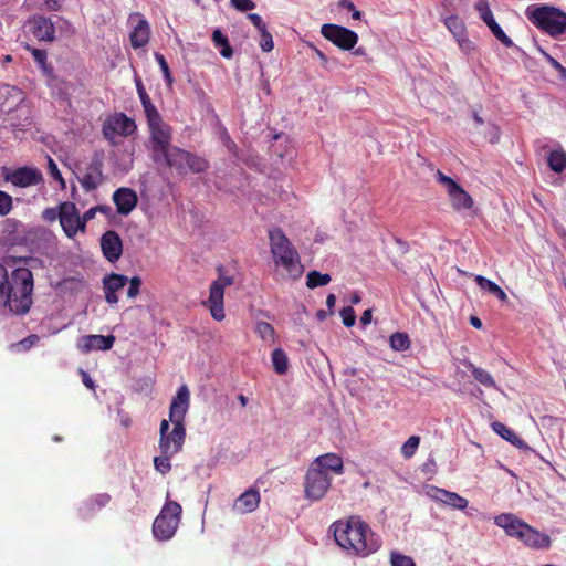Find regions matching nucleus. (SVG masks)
<instances>
[{"label":"nucleus","instance_id":"obj_1","mask_svg":"<svg viewBox=\"0 0 566 566\" xmlns=\"http://www.w3.org/2000/svg\"><path fill=\"white\" fill-rule=\"evenodd\" d=\"M331 530L337 545L350 555L365 557L376 553L381 546L379 537L357 515L334 522Z\"/></svg>","mask_w":566,"mask_h":566},{"label":"nucleus","instance_id":"obj_2","mask_svg":"<svg viewBox=\"0 0 566 566\" xmlns=\"http://www.w3.org/2000/svg\"><path fill=\"white\" fill-rule=\"evenodd\" d=\"M33 274L27 268H17L8 275L0 264V306L12 313L25 314L32 305Z\"/></svg>","mask_w":566,"mask_h":566},{"label":"nucleus","instance_id":"obj_3","mask_svg":"<svg viewBox=\"0 0 566 566\" xmlns=\"http://www.w3.org/2000/svg\"><path fill=\"white\" fill-rule=\"evenodd\" d=\"M343 473L344 462L340 455L328 452L316 457L304 475L305 499L312 502L322 500L332 485V476Z\"/></svg>","mask_w":566,"mask_h":566},{"label":"nucleus","instance_id":"obj_4","mask_svg":"<svg viewBox=\"0 0 566 566\" xmlns=\"http://www.w3.org/2000/svg\"><path fill=\"white\" fill-rule=\"evenodd\" d=\"M268 237L273 263L281 276L285 280H298L303 275L304 266L296 248L281 228L270 229Z\"/></svg>","mask_w":566,"mask_h":566},{"label":"nucleus","instance_id":"obj_5","mask_svg":"<svg viewBox=\"0 0 566 566\" xmlns=\"http://www.w3.org/2000/svg\"><path fill=\"white\" fill-rule=\"evenodd\" d=\"M150 156L159 168L176 169L181 176L188 172L201 174L209 168V163L203 157L186 151L175 144H151Z\"/></svg>","mask_w":566,"mask_h":566},{"label":"nucleus","instance_id":"obj_6","mask_svg":"<svg viewBox=\"0 0 566 566\" xmlns=\"http://www.w3.org/2000/svg\"><path fill=\"white\" fill-rule=\"evenodd\" d=\"M527 19L542 31L557 36L566 31V13L555 7L531 6L526 9Z\"/></svg>","mask_w":566,"mask_h":566},{"label":"nucleus","instance_id":"obj_7","mask_svg":"<svg viewBox=\"0 0 566 566\" xmlns=\"http://www.w3.org/2000/svg\"><path fill=\"white\" fill-rule=\"evenodd\" d=\"M181 505L175 501H167L153 523V534L159 541L170 539L181 518Z\"/></svg>","mask_w":566,"mask_h":566},{"label":"nucleus","instance_id":"obj_8","mask_svg":"<svg viewBox=\"0 0 566 566\" xmlns=\"http://www.w3.org/2000/svg\"><path fill=\"white\" fill-rule=\"evenodd\" d=\"M233 284L232 276L221 275L217 280H214L209 289V298L205 304L209 307L211 316L213 319L221 322L224 319V307H223V296L224 289Z\"/></svg>","mask_w":566,"mask_h":566},{"label":"nucleus","instance_id":"obj_9","mask_svg":"<svg viewBox=\"0 0 566 566\" xmlns=\"http://www.w3.org/2000/svg\"><path fill=\"white\" fill-rule=\"evenodd\" d=\"M437 180L447 188L451 206L455 211L468 210L473 207L472 197L451 177L438 170Z\"/></svg>","mask_w":566,"mask_h":566},{"label":"nucleus","instance_id":"obj_10","mask_svg":"<svg viewBox=\"0 0 566 566\" xmlns=\"http://www.w3.org/2000/svg\"><path fill=\"white\" fill-rule=\"evenodd\" d=\"M137 126L134 119L127 117L124 113H115L105 119L103 134L106 139L111 140L115 136H132Z\"/></svg>","mask_w":566,"mask_h":566},{"label":"nucleus","instance_id":"obj_11","mask_svg":"<svg viewBox=\"0 0 566 566\" xmlns=\"http://www.w3.org/2000/svg\"><path fill=\"white\" fill-rule=\"evenodd\" d=\"M60 224L67 238H74L78 231H84V222L75 203L65 201L59 206Z\"/></svg>","mask_w":566,"mask_h":566},{"label":"nucleus","instance_id":"obj_12","mask_svg":"<svg viewBox=\"0 0 566 566\" xmlns=\"http://www.w3.org/2000/svg\"><path fill=\"white\" fill-rule=\"evenodd\" d=\"M321 32L325 39L343 50L353 49L358 41L356 32L336 24H324Z\"/></svg>","mask_w":566,"mask_h":566},{"label":"nucleus","instance_id":"obj_13","mask_svg":"<svg viewBox=\"0 0 566 566\" xmlns=\"http://www.w3.org/2000/svg\"><path fill=\"white\" fill-rule=\"evenodd\" d=\"M103 160L104 155L95 153L85 172L80 178V184L86 192L97 189L103 184Z\"/></svg>","mask_w":566,"mask_h":566},{"label":"nucleus","instance_id":"obj_14","mask_svg":"<svg viewBox=\"0 0 566 566\" xmlns=\"http://www.w3.org/2000/svg\"><path fill=\"white\" fill-rule=\"evenodd\" d=\"M149 129L151 132V142H165L169 138V128L168 126L163 122L158 111L154 106L150 99L142 103Z\"/></svg>","mask_w":566,"mask_h":566},{"label":"nucleus","instance_id":"obj_15","mask_svg":"<svg viewBox=\"0 0 566 566\" xmlns=\"http://www.w3.org/2000/svg\"><path fill=\"white\" fill-rule=\"evenodd\" d=\"M186 440L185 424L172 423V429L165 436L159 437L160 453L177 454L182 450Z\"/></svg>","mask_w":566,"mask_h":566},{"label":"nucleus","instance_id":"obj_16","mask_svg":"<svg viewBox=\"0 0 566 566\" xmlns=\"http://www.w3.org/2000/svg\"><path fill=\"white\" fill-rule=\"evenodd\" d=\"M190 407V391L186 385H181L172 398L169 408L171 423L185 424V417Z\"/></svg>","mask_w":566,"mask_h":566},{"label":"nucleus","instance_id":"obj_17","mask_svg":"<svg viewBox=\"0 0 566 566\" xmlns=\"http://www.w3.org/2000/svg\"><path fill=\"white\" fill-rule=\"evenodd\" d=\"M475 10L479 12L480 18L489 27L493 35L506 48L513 46V41L505 34L502 28L493 18V13L486 0H479L475 3Z\"/></svg>","mask_w":566,"mask_h":566},{"label":"nucleus","instance_id":"obj_18","mask_svg":"<svg viewBox=\"0 0 566 566\" xmlns=\"http://www.w3.org/2000/svg\"><path fill=\"white\" fill-rule=\"evenodd\" d=\"M101 249L104 258L114 263L123 254V241L119 234L114 230H108L101 237Z\"/></svg>","mask_w":566,"mask_h":566},{"label":"nucleus","instance_id":"obj_19","mask_svg":"<svg viewBox=\"0 0 566 566\" xmlns=\"http://www.w3.org/2000/svg\"><path fill=\"white\" fill-rule=\"evenodd\" d=\"M12 185L21 188L35 186L43 180L42 174L39 169L32 167H20L12 170L8 176Z\"/></svg>","mask_w":566,"mask_h":566},{"label":"nucleus","instance_id":"obj_20","mask_svg":"<svg viewBox=\"0 0 566 566\" xmlns=\"http://www.w3.org/2000/svg\"><path fill=\"white\" fill-rule=\"evenodd\" d=\"M113 201L116 206L117 212L122 216H127L136 208L138 197L133 189L122 187L113 193Z\"/></svg>","mask_w":566,"mask_h":566},{"label":"nucleus","instance_id":"obj_21","mask_svg":"<svg viewBox=\"0 0 566 566\" xmlns=\"http://www.w3.org/2000/svg\"><path fill=\"white\" fill-rule=\"evenodd\" d=\"M128 282V277L123 274L111 273L103 279V290L105 300L113 305L118 302L117 292L120 291Z\"/></svg>","mask_w":566,"mask_h":566},{"label":"nucleus","instance_id":"obj_22","mask_svg":"<svg viewBox=\"0 0 566 566\" xmlns=\"http://www.w3.org/2000/svg\"><path fill=\"white\" fill-rule=\"evenodd\" d=\"M115 337L113 335H86L78 342V348L82 353H90L92 350H108L113 347Z\"/></svg>","mask_w":566,"mask_h":566},{"label":"nucleus","instance_id":"obj_23","mask_svg":"<svg viewBox=\"0 0 566 566\" xmlns=\"http://www.w3.org/2000/svg\"><path fill=\"white\" fill-rule=\"evenodd\" d=\"M260 501L259 490L250 488L234 501L232 510L239 514L251 513L258 509Z\"/></svg>","mask_w":566,"mask_h":566},{"label":"nucleus","instance_id":"obj_24","mask_svg":"<svg viewBox=\"0 0 566 566\" xmlns=\"http://www.w3.org/2000/svg\"><path fill=\"white\" fill-rule=\"evenodd\" d=\"M494 523L502 527L509 536L521 538L527 523L511 513H502L494 518Z\"/></svg>","mask_w":566,"mask_h":566},{"label":"nucleus","instance_id":"obj_25","mask_svg":"<svg viewBox=\"0 0 566 566\" xmlns=\"http://www.w3.org/2000/svg\"><path fill=\"white\" fill-rule=\"evenodd\" d=\"M520 541L535 549H547L552 544L551 537L547 534L538 532L528 524L522 533Z\"/></svg>","mask_w":566,"mask_h":566},{"label":"nucleus","instance_id":"obj_26","mask_svg":"<svg viewBox=\"0 0 566 566\" xmlns=\"http://www.w3.org/2000/svg\"><path fill=\"white\" fill-rule=\"evenodd\" d=\"M24 99L23 92L10 85H3L0 88V106L3 112H11Z\"/></svg>","mask_w":566,"mask_h":566},{"label":"nucleus","instance_id":"obj_27","mask_svg":"<svg viewBox=\"0 0 566 566\" xmlns=\"http://www.w3.org/2000/svg\"><path fill=\"white\" fill-rule=\"evenodd\" d=\"M138 19L133 32L130 33V43L134 49L145 46L149 41L150 28L145 19L140 18L139 13H133L129 20Z\"/></svg>","mask_w":566,"mask_h":566},{"label":"nucleus","instance_id":"obj_28","mask_svg":"<svg viewBox=\"0 0 566 566\" xmlns=\"http://www.w3.org/2000/svg\"><path fill=\"white\" fill-rule=\"evenodd\" d=\"M111 500L112 497L108 493H98L90 496L80 507L82 516L84 518L94 516L99 510L106 507Z\"/></svg>","mask_w":566,"mask_h":566},{"label":"nucleus","instance_id":"obj_29","mask_svg":"<svg viewBox=\"0 0 566 566\" xmlns=\"http://www.w3.org/2000/svg\"><path fill=\"white\" fill-rule=\"evenodd\" d=\"M33 34L39 40L53 41L55 39V29L50 20L45 18H39L34 22Z\"/></svg>","mask_w":566,"mask_h":566},{"label":"nucleus","instance_id":"obj_30","mask_svg":"<svg viewBox=\"0 0 566 566\" xmlns=\"http://www.w3.org/2000/svg\"><path fill=\"white\" fill-rule=\"evenodd\" d=\"M492 429L494 430V432H496L503 439L511 442L513 446L518 447V448L524 446L523 439L518 434H516L515 431H513L511 428H509L504 423L495 421L492 423Z\"/></svg>","mask_w":566,"mask_h":566},{"label":"nucleus","instance_id":"obj_31","mask_svg":"<svg viewBox=\"0 0 566 566\" xmlns=\"http://www.w3.org/2000/svg\"><path fill=\"white\" fill-rule=\"evenodd\" d=\"M465 367L472 373L474 379L486 388H496V382L492 375L472 363H465Z\"/></svg>","mask_w":566,"mask_h":566},{"label":"nucleus","instance_id":"obj_32","mask_svg":"<svg viewBox=\"0 0 566 566\" xmlns=\"http://www.w3.org/2000/svg\"><path fill=\"white\" fill-rule=\"evenodd\" d=\"M474 281L482 290H485V291L490 292L491 294L495 295L500 301L505 302L507 300V295L503 291V289L500 287L493 281H491L482 275H476Z\"/></svg>","mask_w":566,"mask_h":566},{"label":"nucleus","instance_id":"obj_33","mask_svg":"<svg viewBox=\"0 0 566 566\" xmlns=\"http://www.w3.org/2000/svg\"><path fill=\"white\" fill-rule=\"evenodd\" d=\"M547 164L553 171L563 172L566 169V151L563 149L551 151Z\"/></svg>","mask_w":566,"mask_h":566},{"label":"nucleus","instance_id":"obj_34","mask_svg":"<svg viewBox=\"0 0 566 566\" xmlns=\"http://www.w3.org/2000/svg\"><path fill=\"white\" fill-rule=\"evenodd\" d=\"M271 360L276 374L284 375L289 369V358L281 348H275L271 354Z\"/></svg>","mask_w":566,"mask_h":566},{"label":"nucleus","instance_id":"obj_35","mask_svg":"<svg viewBox=\"0 0 566 566\" xmlns=\"http://www.w3.org/2000/svg\"><path fill=\"white\" fill-rule=\"evenodd\" d=\"M254 331L263 342L270 345L275 343L276 333L270 323L260 321L255 324Z\"/></svg>","mask_w":566,"mask_h":566},{"label":"nucleus","instance_id":"obj_36","mask_svg":"<svg viewBox=\"0 0 566 566\" xmlns=\"http://www.w3.org/2000/svg\"><path fill=\"white\" fill-rule=\"evenodd\" d=\"M332 281V277L327 273H321L316 270L308 272L306 277V286L308 289H315L318 286H325Z\"/></svg>","mask_w":566,"mask_h":566},{"label":"nucleus","instance_id":"obj_37","mask_svg":"<svg viewBox=\"0 0 566 566\" xmlns=\"http://www.w3.org/2000/svg\"><path fill=\"white\" fill-rule=\"evenodd\" d=\"M212 40L217 46H221V55L226 59H230L233 55L232 48L230 46L227 36L219 30H214L212 33Z\"/></svg>","mask_w":566,"mask_h":566},{"label":"nucleus","instance_id":"obj_38","mask_svg":"<svg viewBox=\"0 0 566 566\" xmlns=\"http://www.w3.org/2000/svg\"><path fill=\"white\" fill-rule=\"evenodd\" d=\"M444 24L448 30L458 39L465 34V27L463 21L457 15L446 18Z\"/></svg>","mask_w":566,"mask_h":566},{"label":"nucleus","instance_id":"obj_39","mask_svg":"<svg viewBox=\"0 0 566 566\" xmlns=\"http://www.w3.org/2000/svg\"><path fill=\"white\" fill-rule=\"evenodd\" d=\"M390 347L397 352L407 350L410 347V339L406 333L396 332L390 336Z\"/></svg>","mask_w":566,"mask_h":566},{"label":"nucleus","instance_id":"obj_40","mask_svg":"<svg viewBox=\"0 0 566 566\" xmlns=\"http://www.w3.org/2000/svg\"><path fill=\"white\" fill-rule=\"evenodd\" d=\"M175 454H171V453H160V455L155 457L154 458L155 469L161 474H167L171 470L170 459Z\"/></svg>","mask_w":566,"mask_h":566},{"label":"nucleus","instance_id":"obj_41","mask_svg":"<svg viewBox=\"0 0 566 566\" xmlns=\"http://www.w3.org/2000/svg\"><path fill=\"white\" fill-rule=\"evenodd\" d=\"M420 444V437L411 436L401 447V453L403 458L410 459L415 455L418 447Z\"/></svg>","mask_w":566,"mask_h":566},{"label":"nucleus","instance_id":"obj_42","mask_svg":"<svg viewBox=\"0 0 566 566\" xmlns=\"http://www.w3.org/2000/svg\"><path fill=\"white\" fill-rule=\"evenodd\" d=\"M446 504L458 510H464L468 506V500L458 493L450 492L447 495Z\"/></svg>","mask_w":566,"mask_h":566},{"label":"nucleus","instance_id":"obj_43","mask_svg":"<svg viewBox=\"0 0 566 566\" xmlns=\"http://www.w3.org/2000/svg\"><path fill=\"white\" fill-rule=\"evenodd\" d=\"M391 566H416L413 559L410 556L392 552L390 554Z\"/></svg>","mask_w":566,"mask_h":566},{"label":"nucleus","instance_id":"obj_44","mask_svg":"<svg viewBox=\"0 0 566 566\" xmlns=\"http://www.w3.org/2000/svg\"><path fill=\"white\" fill-rule=\"evenodd\" d=\"M340 317L343 319V324L346 327H352L356 321V314L352 306H345L340 310Z\"/></svg>","mask_w":566,"mask_h":566},{"label":"nucleus","instance_id":"obj_45","mask_svg":"<svg viewBox=\"0 0 566 566\" xmlns=\"http://www.w3.org/2000/svg\"><path fill=\"white\" fill-rule=\"evenodd\" d=\"M260 46L263 52H271L274 48L273 38L271 33L265 29L260 32Z\"/></svg>","mask_w":566,"mask_h":566},{"label":"nucleus","instance_id":"obj_46","mask_svg":"<svg viewBox=\"0 0 566 566\" xmlns=\"http://www.w3.org/2000/svg\"><path fill=\"white\" fill-rule=\"evenodd\" d=\"M12 209V198L6 191L0 190V214L6 216Z\"/></svg>","mask_w":566,"mask_h":566},{"label":"nucleus","instance_id":"obj_47","mask_svg":"<svg viewBox=\"0 0 566 566\" xmlns=\"http://www.w3.org/2000/svg\"><path fill=\"white\" fill-rule=\"evenodd\" d=\"M449 491L444 490V489H440L438 486H429V491L427 492V494L433 499L434 501H438V502H441L443 504H446V500H447V495H448Z\"/></svg>","mask_w":566,"mask_h":566},{"label":"nucleus","instance_id":"obj_48","mask_svg":"<svg viewBox=\"0 0 566 566\" xmlns=\"http://www.w3.org/2000/svg\"><path fill=\"white\" fill-rule=\"evenodd\" d=\"M48 166H49V174L51 175V177L53 179H55L56 181H59L61 184V186L64 188L65 187V180L62 177V174L60 172V170L57 168V165L50 157L48 158Z\"/></svg>","mask_w":566,"mask_h":566},{"label":"nucleus","instance_id":"obj_49","mask_svg":"<svg viewBox=\"0 0 566 566\" xmlns=\"http://www.w3.org/2000/svg\"><path fill=\"white\" fill-rule=\"evenodd\" d=\"M128 282L129 286L127 290V296L129 298H135L140 292L142 279L139 276H133Z\"/></svg>","mask_w":566,"mask_h":566},{"label":"nucleus","instance_id":"obj_50","mask_svg":"<svg viewBox=\"0 0 566 566\" xmlns=\"http://www.w3.org/2000/svg\"><path fill=\"white\" fill-rule=\"evenodd\" d=\"M155 57L160 66V70L163 71L167 84L170 85L172 83V77L164 55H161L160 53H155Z\"/></svg>","mask_w":566,"mask_h":566},{"label":"nucleus","instance_id":"obj_51","mask_svg":"<svg viewBox=\"0 0 566 566\" xmlns=\"http://www.w3.org/2000/svg\"><path fill=\"white\" fill-rule=\"evenodd\" d=\"M539 51L548 63L559 73L560 78H566V69L544 50L539 49Z\"/></svg>","mask_w":566,"mask_h":566},{"label":"nucleus","instance_id":"obj_52","mask_svg":"<svg viewBox=\"0 0 566 566\" xmlns=\"http://www.w3.org/2000/svg\"><path fill=\"white\" fill-rule=\"evenodd\" d=\"M231 4L239 11L245 12L255 8L252 0H230Z\"/></svg>","mask_w":566,"mask_h":566},{"label":"nucleus","instance_id":"obj_53","mask_svg":"<svg viewBox=\"0 0 566 566\" xmlns=\"http://www.w3.org/2000/svg\"><path fill=\"white\" fill-rule=\"evenodd\" d=\"M457 40H458L460 49L465 54H469V53H471L474 50L473 42L470 41L468 38H465V34L463 36L458 38Z\"/></svg>","mask_w":566,"mask_h":566},{"label":"nucleus","instance_id":"obj_54","mask_svg":"<svg viewBox=\"0 0 566 566\" xmlns=\"http://www.w3.org/2000/svg\"><path fill=\"white\" fill-rule=\"evenodd\" d=\"M248 19L260 32L266 29L265 23L263 22L262 18L259 14L249 13Z\"/></svg>","mask_w":566,"mask_h":566},{"label":"nucleus","instance_id":"obj_55","mask_svg":"<svg viewBox=\"0 0 566 566\" xmlns=\"http://www.w3.org/2000/svg\"><path fill=\"white\" fill-rule=\"evenodd\" d=\"M33 59L41 65L44 66L46 61V51L41 49H31Z\"/></svg>","mask_w":566,"mask_h":566},{"label":"nucleus","instance_id":"obj_56","mask_svg":"<svg viewBox=\"0 0 566 566\" xmlns=\"http://www.w3.org/2000/svg\"><path fill=\"white\" fill-rule=\"evenodd\" d=\"M40 340V337L35 334H32L24 339H22L19 345L22 346L24 349H29L32 346H34Z\"/></svg>","mask_w":566,"mask_h":566},{"label":"nucleus","instance_id":"obj_57","mask_svg":"<svg viewBox=\"0 0 566 566\" xmlns=\"http://www.w3.org/2000/svg\"><path fill=\"white\" fill-rule=\"evenodd\" d=\"M42 217L45 221L53 222L59 218V210L53 208L45 209L42 213Z\"/></svg>","mask_w":566,"mask_h":566},{"label":"nucleus","instance_id":"obj_58","mask_svg":"<svg viewBox=\"0 0 566 566\" xmlns=\"http://www.w3.org/2000/svg\"><path fill=\"white\" fill-rule=\"evenodd\" d=\"M136 86H137V92H138L142 103L150 99V97L148 96L147 92L145 91L140 80L136 81Z\"/></svg>","mask_w":566,"mask_h":566},{"label":"nucleus","instance_id":"obj_59","mask_svg":"<svg viewBox=\"0 0 566 566\" xmlns=\"http://www.w3.org/2000/svg\"><path fill=\"white\" fill-rule=\"evenodd\" d=\"M82 380L87 388L95 390V384L87 373L82 371Z\"/></svg>","mask_w":566,"mask_h":566},{"label":"nucleus","instance_id":"obj_60","mask_svg":"<svg viewBox=\"0 0 566 566\" xmlns=\"http://www.w3.org/2000/svg\"><path fill=\"white\" fill-rule=\"evenodd\" d=\"M373 312L371 310H366L360 316V323L361 325H368L371 322Z\"/></svg>","mask_w":566,"mask_h":566},{"label":"nucleus","instance_id":"obj_61","mask_svg":"<svg viewBox=\"0 0 566 566\" xmlns=\"http://www.w3.org/2000/svg\"><path fill=\"white\" fill-rule=\"evenodd\" d=\"M169 422H171V421L167 420V419H163L161 420L160 428H159V437L165 436L166 433L170 432V430H169V428H170Z\"/></svg>","mask_w":566,"mask_h":566},{"label":"nucleus","instance_id":"obj_62","mask_svg":"<svg viewBox=\"0 0 566 566\" xmlns=\"http://www.w3.org/2000/svg\"><path fill=\"white\" fill-rule=\"evenodd\" d=\"M64 0H45V4L51 10H59Z\"/></svg>","mask_w":566,"mask_h":566},{"label":"nucleus","instance_id":"obj_63","mask_svg":"<svg viewBox=\"0 0 566 566\" xmlns=\"http://www.w3.org/2000/svg\"><path fill=\"white\" fill-rule=\"evenodd\" d=\"M94 213H95V209L94 208H91L90 210H87L84 216L81 218V221L84 222V228L86 227V222L92 219L94 217Z\"/></svg>","mask_w":566,"mask_h":566},{"label":"nucleus","instance_id":"obj_64","mask_svg":"<svg viewBox=\"0 0 566 566\" xmlns=\"http://www.w3.org/2000/svg\"><path fill=\"white\" fill-rule=\"evenodd\" d=\"M336 304V296L334 294H328L326 297V305L329 310H333ZM333 313V311H331Z\"/></svg>","mask_w":566,"mask_h":566}]
</instances>
